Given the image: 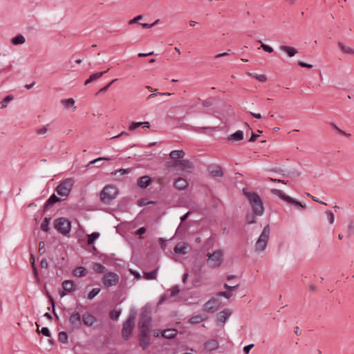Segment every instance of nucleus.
<instances>
[{"label":"nucleus","mask_w":354,"mask_h":354,"mask_svg":"<svg viewBox=\"0 0 354 354\" xmlns=\"http://www.w3.org/2000/svg\"><path fill=\"white\" fill-rule=\"evenodd\" d=\"M243 194L248 198L253 213L257 216H261L264 213V206L260 196L255 192L243 189Z\"/></svg>","instance_id":"f257e3e1"},{"label":"nucleus","mask_w":354,"mask_h":354,"mask_svg":"<svg viewBox=\"0 0 354 354\" xmlns=\"http://www.w3.org/2000/svg\"><path fill=\"white\" fill-rule=\"evenodd\" d=\"M136 319V313L135 312H132L129 314L128 318L123 324L122 329V337L126 340L129 339L132 335Z\"/></svg>","instance_id":"f03ea898"},{"label":"nucleus","mask_w":354,"mask_h":354,"mask_svg":"<svg viewBox=\"0 0 354 354\" xmlns=\"http://www.w3.org/2000/svg\"><path fill=\"white\" fill-rule=\"evenodd\" d=\"M270 233V228L268 225L264 227L261 234L257 239L254 249L257 252H262L266 248Z\"/></svg>","instance_id":"7ed1b4c3"},{"label":"nucleus","mask_w":354,"mask_h":354,"mask_svg":"<svg viewBox=\"0 0 354 354\" xmlns=\"http://www.w3.org/2000/svg\"><path fill=\"white\" fill-rule=\"evenodd\" d=\"M118 195L117 188L111 185L105 186L100 193V200L104 204H109Z\"/></svg>","instance_id":"20e7f679"},{"label":"nucleus","mask_w":354,"mask_h":354,"mask_svg":"<svg viewBox=\"0 0 354 354\" xmlns=\"http://www.w3.org/2000/svg\"><path fill=\"white\" fill-rule=\"evenodd\" d=\"M54 227L62 234L68 235L71 230V222L65 217H60L54 221Z\"/></svg>","instance_id":"39448f33"},{"label":"nucleus","mask_w":354,"mask_h":354,"mask_svg":"<svg viewBox=\"0 0 354 354\" xmlns=\"http://www.w3.org/2000/svg\"><path fill=\"white\" fill-rule=\"evenodd\" d=\"M207 263L209 267L216 268L219 267L223 261V252L221 250H216L212 253L207 254Z\"/></svg>","instance_id":"423d86ee"},{"label":"nucleus","mask_w":354,"mask_h":354,"mask_svg":"<svg viewBox=\"0 0 354 354\" xmlns=\"http://www.w3.org/2000/svg\"><path fill=\"white\" fill-rule=\"evenodd\" d=\"M151 326V317L147 313L142 312L138 323L139 334H150V328Z\"/></svg>","instance_id":"0eeeda50"},{"label":"nucleus","mask_w":354,"mask_h":354,"mask_svg":"<svg viewBox=\"0 0 354 354\" xmlns=\"http://www.w3.org/2000/svg\"><path fill=\"white\" fill-rule=\"evenodd\" d=\"M74 180L71 178H66L61 182L56 187V192L61 196H68L74 185Z\"/></svg>","instance_id":"6e6552de"},{"label":"nucleus","mask_w":354,"mask_h":354,"mask_svg":"<svg viewBox=\"0 0 354 354\" xmlns=\"http://www.w3.org/2000/svg\"><path fill=\"white\" fill-rule=\"evenodd\" d=\"M119 279L120 277L118 274L113 272H109L104 275L102 278V283L105 287L109 288L118 284Z\"/></svg>","instance_id":"1a4fd4ad"},{"label":"nucleus","mask_w":354,"mask_h":354,"mask_svg":"<svg viewBox=\"0 0 354 354\" xmlns=\"http://www.w3.org/2000/svg\"><path fill=\"white\" fill-rule=\"evenodd\" d=\"M69 322L73 328L80 329L82 327V320L80 313L77 311H73L69 317Z\"/></svg>","instance_id":"9d476101"},{"label":"nucleus","mask_w":354,"mask_h":354,"mask_svg":"<svg viewBox=\"0 0 354 354\" xmlns=\"http://www.w3.org/2000/svg\"><path fill=\"white\" fill-rule=\"evenodd\" d=\"M220 306V301L216 298H211L209 301H207L205 305H204V310L210 312L214 313L216 311Z\"/></svg>","instance_id":"9b49d317"},{"label":"nucleus","mask_w":354,"mask_h":354,"mask_svg":"<svg viewBox=\"0 0 354 354\" xmlns=\"http://www.w3.org/2000/svg\"><path fill=\"white\" fill-rule=\"evenodd\" d=\"M64 290L60 292L62 297H64L67 293L73 292L75 290V285L72 280H65L62 283Z\"/></svg>","instance_id":"f8f14e48"},{"label":"nucleus","mask_w":354,"mask_h":354,"mask_svg":"<svg viewBox=\"0 0 354 354\" xmlns=\"http://www.w3.org/2000/svg\"><path fill=\"white\" fill-rule=\"evenodd\" d=\"M207 170L212 177H222L223 176V170L218 165H209Z\"/></svg>","instance_id":"ddd939ff"},{"label":"nucleus","mask_w":354,"mask_h":354,"mask_svg":"<svg viewBox=\"0 0 354 354\" xmlns=\"http://www.w3.org/2000/svg\"><path fill=\"white\" fill-rule=\"evenodd\" d=\"M188 246L187 244L184 242L178 243L174 248V251L178 254H185L187 253Z\"/></svg>","instance_id":"4468645a"},{"label":"nucleus","mask_w":354,"mask_h":354,"mask_svg":"<svg viewBox=\"0 0 354 354\" xmlns=\"http://www.w3.org/2000/svg\"><path fill=\"white\" fill-rule=\"evenodd\" d=\"M232 315V310L229 308L225 309L217 314L218 320L225 323L228 317Z\"/></svg>","instance_id":"2eb2a0df"},{"label":"nucleus","mask_w":354,"mask_h":354,"mask_svg":"<svg viewBox=\"0 0 354 354\" xmlns=\"http://www.w3.org/2000/svg\"><path fill=\"white\" fill-rule=\"evenodd\" d=\"M204 348L209 351H215L218 348V342L216 339H211L205 342Z\"/></svg>","instance_id":"dca6fc26"},{"label":"nucleus","mask_w":354,"mask_h":354,"mask_svg":"<svg viewBox=\"0 0 354 354\" xmlns=\"http://www.w3.org/2000/svg\"><path fill=\"white\" fill-rule=\"evenodd\" d=\"M151 183L152 180L149 176H143L138 179V185L141 188L147 187Z\"/></svg>","instance_id":"f3484780"},{"label":"nucleus","mask_w":354,"mask_h":354,"mask_svg":"<svg viewBox=\"0 0 354 354\" xmlns=\"http://www.w3.org/2000/svg\"><path fill=\"white\" fill-rule=\"evenodd\" d=\"M337 46L343 53L354 56V48L346 46L344 43L341 41H339L337 43Z\"/></svg>","instance_id":"a211bd4d"},{"label":"nucleus","mask_w":354,"mask_h":354,"mask_svg":"<svg viewBox=\"0 0 354 354\" xmlns=\"http://www.w3.org/2000/svg\"><path fill=\"white\" fill-rule=\"evenodd\" d=\"M174 185L177 189L183 190L188 187V183L185 179L183 178H178L174 182Z\"/></svg>","instance_id":"6ab92c4d"},{"label":"nucleus","mask_w":354,"mask_h":354,"mask_svg":"<svg viewBox=\"0 0 354 354\" xmlns=\"http://www.w3.org/2000/svg\"><path fill=\"white\" fill-rule=\"evenodd\" d=\"M140 335V346L145 350L149 344V336L150 334H139Z\"/></svg>","instance_id":"aec40b11"},{"label":"nucleus","mask_w":354,"mask_h":354,"mask_svg":"<svg viewBox=\"0 0 354 354\" xmlns=\"http://www.w3.org/2000/svg\"><path fill=\"white\" fill-rule=\"evenodd\" d=\"M244 138V134L243 131L238 130L235 133L231 134L228 138L227 140L229 141H240L242 140Z\"/></svg>","instance_id":"412c9836"},{"label":"nucleus","mask_w":354,"mask_h":354,"mask_svg":"<svg viewBox=\"0 0 354 354\" xmlns=\"http://www.w3.org/2000/svg\"><path fill=\"white\" fill-rule=\"evenodd\" d=\"M177 333V330L174 328H169L164 330L162 332V336L167 339H172L176 336Z\"/></svg>","instance_id":"4be33fe9"},{"label":"nucleus","mask_w":354,"mask_h":354,"mask_svg":"<svg viewBox=\"0 0 354 354\" xmlns=\"http://www.w3.org/2000/svg\"><path fill=\"white\" fill-rule=\"evenodd\" d=\"M280 50L287 53L289 57H293L297 53V50L294 47L288 46H281L279 47Z\"/></svg>","instance_id":"5701e85b"},{"label":"nucleus","mask_w":354,"mask_h":354,"mask_svg":"<svg viewBox=\"0 0 354 354\" xmlns=\"http://www.w3.org/2000/svg\"><path fill=\"white\" fill-rule=\"evenodd\" d=\"M88 272L84 267L79 266L73 270V274L77 277H82L86 276Z\"/></svg>","instance_id":"b1692460"},{"label":"nucleus","mask_w":354,"mask_h":354,"mask_svg":"<svg viewBox=\"0 0 354 354\" xmlns=\"http://www.w3.org/2000/svg\"><path fill=\"white\" fill-rule=\"evenodd\" d=\"M82 320L85 325L91 326L95 323L96 319L91 314H85L83 315Z\"/></svg>","instance_id":"393cba45"},{"label":"nucleus","mask_w":354,"mask_h":354,"mask_svg":"<svg viewBox=\"0 0 354 354\" xmlns=\"http://www.w3.org/2000/svg\"><path fill=\"white\" fill-rule=\"evenodd\" d=\"M207 319V316L200 314V315H196L192 317L189 319V322L191 324H195L201 323V322L206 320Z\"/></svg>","instance_id":"a878e982"},{"label":"nucleus","mask_w":354,"mask_h":354,"mask_svg":"<svg viewBox=\"0 0 354 354\" xmlns=\"http://www.w3.org/2000/svg\"><path fill=\"white\" fill-rule=\"evenodd\" d=\"M107 72L106 71H104V72H99V73H93L91 75H90V77L86 80L85 83H84V85H88V84H90L91 82L95 81V80H98L99 78H100L104 73H106Z\"/></svg>","instance_id":"bb28decb"},{"label":"nucleus","mask_w":354,"mask_h":354,"mask_svg":"<svg viewBox=\"0 0 354 354\" xmlns=\"http://www.w3.org/2000/svg\"><path fill=\"white\" fill-rule=\"evenodd\" d=\"M185 155V153L183 150H174L169 153L170 158L175 160L183 158Z\"/></svg>","instance_id":"cd10ccee"},{"label":"nucleus","mask_w":354,"mask_h":354,"mask_svg":"<svg viewBox=\"0 0 354 354\" xmlns=\"http://www.w3.org/2000/svg\"><path fill=\"white\" fill-rule=\"evenodd\" d=\"M142 124H145L143 128H149L150 127L149 123L148 122H132L129 127V129L131 131L135 130L136 129H137L138 127H140Z\"/></svg>","instance_id":"c85d7f7f"},{"label":"nucleus","mask_w":354,"mask_h":354,"mask_svg":"<svg viewBox=\"0 0 354 354\" xmlns=\"http://www.w3.org/2000/svg\"><path fill=\"white\" fill-rule=\"evenodd\" d=\"M92 268L96 273L99 274L104 273L106 270L105 266L99 263H93L92 266Z\"/></svg>","instance_id":"c756f323"},{"label":"nucleus","mask_w":354,"mask_h":354,"mask_svg":"<svg viewBox=\"0 0 354 354\" xmlns=\"http://www.w3.org/2000/svg\"><path fill=\"white\" fill-rule=\"evenodd\" d=\"M26 41L25 37L19 34L12 39V43L15 45L23 44Z\"/></svg>","instance_id":"7c9ffc66"},{"label":"nucleus","mask_w":354,"mask_h":354,"mask_svg":"<svg viewBox=\"0 0 354 354\" xmlns=\"http://www.w3.org/2000/svg\"><path fill=\"white\" fill-rule=\"evenodd\" d=\"M272 193L274 195L279 196L282 200L287 202L288 198H290V196L286 195L281 190L277 189H272Z\"/></svg>","instance_id":"2f4dec72"},{"label":"nucleus","mask_w":354,"mask_h":354,"mask_svg":"<svg viewBox=\"0 0 354 354\" xmlns=\"http://www.w3.org/2000/svg\"><path fill=\"white\" fill-rule=\"evenodd\" d=\"M100 236V233L98 232H93L91 234L88 235L87 238V243L88 245H92L94 243L96 239H97Z\"/></svg>","instance_id":"473e14b6"},{"label":"nucleus","mask_w":354,"mask_h":354,"mask_svg":"<svg viewBox=\"0 0 354 354\" xmlns=\"http://www.w3.org/2000/svg\"><path fill=\"white\" fill-rule=\"evenodd\" d=\"M50 218L46 217L42 221L40 229L44 232H48L49 230Z\"/></svg>","instance_id":"72a5a7b5"},{"label":"nucleus","mask_w":354,"mask_h":354,"mask_svg":"<svg viewBox=\"0 0 354 354\" xmlns=\"http://www.w3.org/2000/svg\"><path fill=\"white\" fill-rule=\"evenodd\" d=\"M287 203L292 205L295 207H300L301 208L306 207L305 205H302L299 201H297V200H295L291 197L288 198Z\"/></svg>","instance_id":"f704fd0d"},{"label":"nucleus","mask_w":354,"mask_h":354,"mask_svg":"<svg viewBox=\"0 0 354 354\" xmlns=\"http://www.w3.org/2000/svg\"><path fill=\"white\" fill-rule=\"evenodd\" d=\"M156 273L157 269H155L151 272L145 273L144 277L147 280L156 279L157 276Z\"/></svg>","instance_id":"c9c22d12"},{"label":"nucleus","mask_w":354,"mask_h":354,"mask_svg":"<svg viewBox=\"0 0 354 354\" xmlns=\"http://www.w3.org/2000/svg\"><path fill=\"white\" fill-rule=\"evenodd\" d=\"M59 201H60L59 198H58L55 194H53L48 199V201L46 202V206L52 205L54 203L59 202Z\"/></svg>","instance_id":"e433bc0d"},{"label":"nucleus","mask_w":354,"mask_h":354,"mask_svg":"<svg viewBox=\"0 0 354 354\" xmlns=\"http://www.w3.org/2000/svg\"><path fill=\"white\" fill-rule=\"evenodd\" d=\"M180 163H181L180 167H182L183 169H192L194 168L193 163L191 161H189V160H182V162H180Z\"/></svg>","instance_id":"4c0bfd02"},{"label":"nucleus","mask_w":354,"mask_h":354,"mask_svg":"<svg viewBox=\"0 0 354 354\" xmlns=\"http://www.w3.org/2000/svg\"><path fill=\"white\" fill-rule=\"evenodd\" d=\"M58 339L62 344H66L68 342V335L66 332L62 331L58 334Z\"/></svg>","instance_id":"58836bf2"},{"label":"nucleus","mask_w":354,"mask_h":354,"mask_svg":"<svg viewBox=\"0 0 354 354\" xmlns=\"http://www.w3.org/2000/svg\"><path fill=\"white\" fill-rule=\"evenodd\" d=\"M62 104L64 105V106L67 109L70 108L71 106H73L75 104V100L73 98H68L62 100L61 101Z\"/></svg>","instance_id":"ea45409f"},{"label":"nucleus","mask_w":354,"mask_h":354,"mask_svg":"<svg viewBox=\"0 0 354 354\" xmlns=\"http://www.w3.org/2000/svg\"><path fill=\"white\" fill-rule=\"evenodd\" d=\"M13 99L12 95H7L3 101L0 102V108L3 109L7 106L8 103Z\"/></svg>","instance_id":"a19ab883"},{"label":"nucleus","mask_w":354,"mask_h":354,"mask_svg":"<svg viewBox=\"0 0 354 354\" xmlns=\"http://www.w3.org/2000/svg\"><path fill=\"white\" fill-rule=\"evenodd\" d=\"M100 292V288H93L88 294L87 298L90 300L93 299L99 292Z\"/></svg>","instance_id":"79ce46f5"},{"label":"nucleus","mask_w":354,"mask_h":354,"mask_svg":"<svg viewBox=\"0 0 354 354\" xmlns=\"http://www.w3.org/2000/svg\"><path fill=\"white\" fill-rule=\"evenodd\" d=\"M246 221L248 224H253L257 222L256 215L253 214H248L246 215Z\"/></svg>","instance_id":"37998d69"},{"label":"nucleus","mask_w":354,"mask_h":354,"mask_svg":"<svg viewBox=\"0 0 354 354\" xmlns=\"http://www.w3.org/2000/svg\"><path fill=\"white\" fill-rule=\"evenodd\" d=\"M250 75H252L257 80L261 82H264L267 80V77L264 74L259 75V74L254 73V74H250Z\"/></svg>","instance_id":"c03bdc74"},{"label":"nucleus","mask_w":354,"mask_h":354,"mask_svg":"<svg viewBox=\"0 0 354 354\" xmlns=\"http://www.w3.org/2000/svg\"><path fill=\"white\" fill-rule=\"evenodd\" d=\"M258 41L261 44V47L259 48H262L263 50H265L266 52H268L269 53H271L274 51L273 48L271 46H270L267 44H263L261 40H259Z\"/></svg>","instance_id":"a18cd8bd"},{"label":"nucleus","mask_w":354,"mask_h":354,"mask_svg":"<svg viewBox=\"0 0 354 354\" xmlns=\"http://www.w3.org/2000/svg\"><path fill=\"white\" fill-rule=\"evenodd\" d=\"M48 124H46L41 128H39L36 130V133L38 135H44L48 131Z\"/></svg>","instance_id":"49530a36"},{"label":"nucleus","mask_w":354,"mask_h":354,"mask_svg":"<svg viewBox=\"0 0 354 354\" xmlns=\"http://www.w3.org/2000/svg\"><path fill=\"white\" fill-rule=\"evenodd\" d=\"M326 214L329 223L333 224L335 221L334 214L331 211L328 210L326 212Z\"/></svg>","instance_id":"de8ad7c7"},{"label":"nucleus","mask_w":354,"mask_h":354,"mask_svg":"<svg viewBox=\"0 0 354 354\" xmlns=\"http://www.w3.org/2000/svg\"><path fill=\"white\" fill-rule=\"evenodd\" d=\"M118 80V79H114L113 80H111L108 84H106L105 86H104L103 88H100L97 93H105L106 91H107V90L109 89V88L111 86V85L116 82Z\"/></svg>","instance_id":"09e8293b"},{"label":"nucleus","mask_w":354,"mask_h":354,"mask_svg":"<svg viewBox=\"0 0 354 354\" xmlns=\"http://www.w3.org/2000/svg\"><path fill=\"white\" fill-rule=\"evenodd\" d=\"M120 313H121V310H112L110 312V317L112 319H118V317H120Z\"/></svg>","instance_id":"8fccbe9b"},{"label":"nucleus","mask_w":354,"mask_h":354,"mask_svg":"<svg viewBox=\"0 0 354 354\" xmlns=\"http://www.w3.org/2000/svg\"><path fill=\"white\" fill-rule=\"evenodd\" d=\"M37 330L41 333L44 336L50 337V333L49 329L47 327H43L41 330H39V326L37 325Z\"/></svg>","instance_id":"3c124183"},{"label":"nucleus","mask_w":354,"mask_h":354,"mask_svg":"<svg viewBox=\"0 0 354 354\" xmlns=\"http://www.w3.org/2000/svg\"><path fill=\"white\" fill-rule=\"evenodd\" d=\"M180 292V288L178 286H174L171 290L170 297H173Z\"/></svg>","instance_id":"603ef678"},{"label":"nucleus","mask_w":354,"mask_h":354,"mask_svg":"<svg viewBox=\"0 0 354 354\" xmlns=\"http://www.w3.org/2000/svg\"><path fill=\"white\" fill-rule=\"evenodd\" d=\"M111 160V158H106V157L97 158H96L95 160H93L90 161L87 166H89L90 165H93L94 163H96V162L102 161V160Z\"/></svg>","instance_id":"864d4df0"},{"label":"nucleus","mask_w":354,"mask_h":354,"mask_svg":"<svg viewBox=\"0 0 354 354\" xmlns=\"http://www.w3.org/2000/svg\"><path fill=\"white\" fill-rule=\"evenodd\" d=\"M218 295L224 297L227 299H230L232 296V293L230 290H227V291L220 292L218 293Z\"/></svg>","instance_id":"5fc2aeb1"},{"label":"nucleus","mask_w":354,"mask_h":354,"mask_svg":"<svg viewBox=\"0 0 354 354\" xmlns=\"http://www.w3.org/2000/svg\"><path fill=\"white\" fill-rule=\"evenodd\" d=\"M143 17L142 15H138L136 16V17H134L133 19H131L129 21V25H131V24H133L135 23H138V21L142 19Z\"/></svg>","instance_id":"6e6d98bb"},{"label":"nucleus","mask_w":354,"mask_h":354,"mask_svg":"<svg viewBox=\"0 0 354 354\" xmlns=\"http://www.w3.org/2000/svg\"><path fill=\"white\" fill-rule=\"evenodd\" d=\"M223 286H224V288H225V289H227V290H230V292H232V291H234V290H237V288H239V284H237V285H236V286H229V285H228V284H227V283H225V284L223 285Z\"/></svg>","instance_id":"4d7b16f0"},{"label":"nucleus","mask_w":354,"mask_h":354,"mask_svg":"<svg viewBox=\"0 0 354 354\" xmlns=\"http://www.w3.org/2000/svg\"><path fill=\"white\" fill-rule=\"evenodd\" d=\"M138 205L140 207L149 205V201L145 198H141L138 201Z\"/></svg>","instance_id":"13d9d810"},{"label":"nucleus","mask_w":354,"mask_h":354,"mask_svg":"<svg viewBox=\"0 0 354 354\" xmlns=\"http://www.w3.org/2000/svg\"><path fill=\"white\" fill-rule=\"evenodd\" d=\"M45 252V243L44 241H41L39 243V252L44 253Z\"/></svg>","instance_id":"bf43d9fd"},{"label":"nucleus","mask_w":354,"mask_h":354,"mask_svg":"<svg viewBox=\"0 0 354 354\" xmlns=\"http://www.w3.org/2000/svg\"><path fill=\"white\" fill-rule=\"evenodd\" d=\"M254 347V344H251L244 346L243 351L245 354H248L250 351Z\"/></svg>","instance_id":"052dcab7"},{"label":"nucleus","mask_w":354,"mask_h":354,"mask_svg":"<svg viewBox=\"0 0 354 354\" xmlns=\"http://www.w3.org/2000/svg\"><path fill=\"white\" fill-rule=\"evenodd\" d=\"M131 171V168L120 169L117 172L120 173L122 175L129 174Z\"/></svg>","instance_id":"680f3d73"},{"label":"nucleus","mask_w":354,"mask_h":354,"mask_svg":"<svg viewBox=\"0 0 354 354\" xmlns=\"http://www.w3.org/2000/svg\"><path fill=\"white\" fill-rule=\"evenodd\" d=\"M182 162V160H174V162H171L169 163V166H173V167H180L181 166V163Z\"/></svg>","instance_id":"e2e57ef3"},{"label":"nucleus","mask_w":354,"mask_h":354,"mask_svg":"<svg viewBox=\"0 0 354 354\" xmlns=\"http://www.w3.org/2000/svg\"><path fill=\"white\" fill-rule=\"evenodd\" d=\"M213 99H208L203 102V105L205 107L210 106L212 105Z\"/></svg>","instance_id":"0e129e2a"},{"label":"nucleus","mask_w":354,"mask_h":354,"mask_svg":"<svg viewBox=\"0 0 354 354\" xmlns=\"http://www.w3.org/2000/svg\"><path fill=\"white\" fill-rule=\"evenodd\" d=\"M145 232H146V228L145 227H142L136 230V234L137 235H142V234H145Z\"/></svg>","instance_id":"69168bd1"},{"label":"nucleus","mask_w":354,"mask_h":354,"mask_svg":"<svg viewBox=\"0 0 354 354\" xmlns=\"http://www.w3.org/2000/svg\"><path fill=\"white\" fill-rule=\"evenodd\" d=\"M299 65L301 66V67H305V68H313V65L312 64H307V63H305L304 62H299Z\"/></svg>","instance_id":"338daca9"},{"label":"nucleus","mask_w":354,"mask_h":354,"mask_svg":"<svg viewBox=\"0 0 354 354\" xmlns=\"http://www.w3.org/2000/svg\"><path fill=\"white\" fill-rule=\"evenodd\" d=\"M40 265L42 268H47L48 266V263L46 259H42L41 261Z\"/></svg>","instance_id":"774afa93"}]
</instances>
